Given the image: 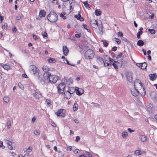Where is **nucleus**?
I'll use <instances>...</instances> for the list:
<instances>
[{"mask_svg":"<svg viewBox=\"0 0 157 157\" xmlns=\"http://www.w3.org/2000/svg\"><path fill=\"white\" fill-rule=\"evenodd\" d=\"M134 86L142 96H144L146 94L145 89L143 86L141 81L139 79H136L134 82Z\"/></svg>","mask_w":157,"mask_h":157,"instance_id":"obj_1","label":"nucleus"},{"mask_svg":"<svg viewBox=\"0 0 157 157\" xmlns=\"http://www.w3.org/2000/svg\"><path fill=\"white\" fill-rule=\"evenodd\" d=\"M42 69L44 71V77L46 81L49 82L50 81V76L51 75V73L48 72L49 68L47 66H44L42 67Z\"/></svg>","mask_w":157,"mask_h":157,"instance_id":"obj_2","label":"nucleus"},{"mask_svg":"<svg viewBox=\"0 0 157 157\" xmlns=\"http://www.w3.org/2000/svg\"><path fill=\"white\" fill-rule=\"evenodd\" d=\"M47 18L48 20L51 22H54L58 19V16L54 11H51L48 15Z\"/></svg>","mask_w":157,"mask_h":157,"instance_id":"obj_3","label":"nucleus"},{"mask_svg":"<svg viewBox=\"0 0 157 157\" xmlns=\"http://www.w3.org/2000/svg\"><path fill=\"white\" fill-rule=\"evenodd\" d=\"M94 53L92 49H88L86 52L84 56L87 59H92L94 56Z\"/></svg>","mask_w":157,"mask_h":157,"instance_id":"obj_4","label":"nucleus"},{"mask_svg":"<svg viewBox=\"0 0 157 157\" xmlns=\"http://www.w3.org/2000/svg\"><path fill=\"white\" fill-rule=\"evenodd\" d=\"M58 90L59 94H62L63 92L66 90L65 85L64 83L63 82L58 85L57 87Z\"/></svg>","mask_w":157,"mask_h":157,"instance_id":"obj_5","label":"nucleus"},{"mask_svg":"<svg viewBox=\"0 0 157 157\" xmlns=\"http://www.w3.org/2000/svg\"><path fill=\"white\" fill-rule=\"evenodd\" d=\"M29 70L30 72L33 75H36L39 73V71L36 67L34 65H31L29 67Z\"/></svg>","mask_w":157,"mask_h":157,"instance_id":"obj_6","label":"nucleus"},{"mask_svg":"<svg viewBox=\"0 0 157 157\" xmlns=\"http://www.w3.org/2000/svg\"><path fill=\"white\" fill-rule=\"evenodd\" d=\"M55 114L57 116L63 117L65 115V110L62 109H59L55 113Z\"/></svg>","mask_w":157,"mask_h":157,"instance_id":"obj_7","label":"nucleus"},{"mask_svg":"<svg viewBox=\"0 0 157 157\" xmlns=\"http://www.w3.org/2000/svg\"><path fill=\"white\" fill-rule=\"evenodd\" d=\"M51 76L50 81L49 82H52L55 83L58 80H59V76L56 75H52Z\"/></svg>","mask_w":157,"mask_h":157,"instance_id":"obj_8","label":"nucleus"},{"mask_svg":"<svg viewBox=\"0 0 157 157\" xmlns=\"http://www.w3.org/2000/svg\"><path fill=\"white\" fill-rule=\"evenodd\" d=\"M90 24L92 27L96 29L98 26L97 21L95 20H90Z\"/></svg>","mask_w":157,"mask_h":157,"instance_id":"obj_9","label":"nucleus"},{"mask_svg":"<svg viewBox=\"0 0 157 157\" xmlns=\"http://www.w3.org/2000/svg\"><path fill=\"white\" fill-rule=\"evenodd\" d=\"M5 143L6 144L8 148L10 150H12L13 148V143L7 140H5Z\"/></svg>","mask_w":157,"mask_h":157,"instance_id":"obj_10","label":"nucleus"},{"mask_svg":"<svg viewBox=\"0 0 157 157\" xmlns=\"http://www.w3.org/2000/svg\"><path fill=\"white\" fill-rule=\"evenodd\" d=\"M75 90L77 94L79 95H82L84 93V90L82 88H79L78 87L75 88Z\"/></svg>","mask_w":157,"mask_h":157,"instance_id":"obj_11","label":"nucleus"},{"mask_svg":"<svg viewBox=\"0 0 157 157\" xmlns=\"http://www.w3.org/2000/svg\"><path fill=\"white\" fill-rule=\"evenodd\" d=\"M1 66L3 67V68L7 70H8L11 69L12 68V66L9 64V63H7L5 64H1Z\"/></svg>","mask_w":157,"mask_h":157,"instance_id":"obj_12","label":"nucleus"},{"mask_svg":"<svg viewBox=\"0 0 157 157\" xmlns=\"http://www.w3.org/2000/svg\"><path fill=\"white\" fill-rule=\"evenodd\" d=\"M130 91L131 94L134 96H137L139 94V92L135 88H131Z\"/></svg>","mask_w":157,"mask_h":157,"instance_id":"obj_13","label":"nucleus"},{"mask_svg":"<svg viewBox=\"0 0 157 157\" xmlns=\"http://www.w3.org/2000/svg\"><path fill=\"white\" fill-rule=\"evenodd\" d=\"M64 94V97L65 98L69 99L70 98L71 96V95L70 94V92L69 93L67 90H65L63 92Z\"/></svg>","mask_w":157,"mask_h":157,"instance_id":"obj_14","label":"nucleus"},{"mask_svg":"<svg viewBox=\"0 0 157 157\" xmlns=\"http://www.w3.org/2000/svg\"><path fill=\"white\" fill-rule=\"evenodd\" d=\"M41 94L39 92L38 90H36L34 93H33V95L36 99H39L40 98V96Z\"/></svg>","mask_w":157,"mask_h":157,"instance_id":"obj_15","label":"nucleus"},{"mask_svg":"<svg viewBox=\"0 0 157 157\" xmlns=\"http://www.w3.org/2000/svg\"><path fill=\"white\" fill-rule=\"evenodd\" d=\"M132 74L131 72H128L126 74V78L129 82H131L132 79Z\"/></svg>","mask_w":157,"mask_h":157,"instance_id":"obj_16","label":"nucleus"},{"mask_svg":"<svg viewBox=\"0 0 157 157\" xmlns=\"http://www.w3.org/2000/svg\"><path fill=\"white\" fill-rule=\"evenodd\" d=\"M136 65L137 66L139 67L142 69H145L147 66V63L145 62L141 63H137Z\"/></svg>","mask_w":157,"mask_h":157,"instance_id":"obj_17","label":"nucleus"},{"mask_svg":"<svg viewBox=\"0 0 157 157\" xmlns=\"http://www.w3.org/2000/svg\"><path fill=\"white\" fill-rule=\"evenodd\" d=\"M96 61L98 64L99 65H102L104 63V61L103 58L99 56L97 57Z\"/></svg>","mask_w":157,"mask_h":157,"instance_id":"obj_18","label":"nucleus"},{"mask_svg":"<svg viewBox=\"0 0 157 157\" xmlns=\"http://www.w3.org/2000/svg\"><path fill=\"white\" fill-rule=\"evenodd\" d=\"M149 77L150 79L152 81L155 80L157 77L156 74V73L153 74H150L149 75Z\"/></svg>","mask_w":157,"mask_h":157,"instance_id":"obj_19","label":"nucleus"},{"mask_svg":"<svg viewBox=\"0 0 157 157\" xmlns=\"http://www.w3.org/2000/svg\"><path fill=\"white\" fill-rule=\"evenodd\" d=\"M63 54L65 56H67L69 52V50L67 47L66 46H64L63 47Z\"/></svg>","mask_w":157,"mask_h":157,"instance_id":"obj_20","label":"nucleus"},{"mask_svg":"<svg viewBox=\"0 0 157 157\" xmlns=\"http://www.w3.org/2000/svg\"><path fill=\"white\" fill-rule=\"evenodd\" d=\"M140 140L141 141L145 142L147 140V137L144 135H141L140 137Z\"/></svg>","mask_w":157,"mask_h":157,"instance_id":"obj_21","label":"nucleus"},{"mask_svg":"<svg viewBox=\"0 0 157 157\" xmlns=\"http://www.w3.org/2000/svg\"><path fill=\"white\" fill-rule=\"evenodd\" d=\"M112 64L113 67L116 69H117V67H121L122 65V63H121V64H117L115 63L114 62V63H113Z\"/></svg>","mask_w":157,"mask_h":157,"instance_id":"obj_22","label":"nucleus"},{"mask_svg":"<svg viewBox=\"0 0 157 157\" xmlns=\"http://www.w3.org/2000/svg\"><path fill=\"white\" fill-rule=\"evenodd\" d=\"M150 95L152 98L155 99L156 98V93L154 91L151 92L150 93Z\"/></svg>","mask_w":157,"mask_h":157,"instance_id":"obj_23","label":"nucleus"},{"mask_svg":"<svg viewBox=\"0 0 157 157\" xmlns=\"http://www.w3.org/2000/svg\"><path fill=\"white\" fill-rule=\"evenodd\" d=\"M46 14V12L44 10H41L39 13V16L41 17H44Z\"/></svg>","mask_w":157,"mask_h":157,"instance_id":"obj_24","label":"nucleus"},{"mask_svg":"<svg viewBox=\"0 0 157 157\" xmlns=\"http://www.w3.org/2000/svg\"><path fill=\"white\" fill-rule=\"evenodd\" d=\"M69 93L70 92V94L71 95V94H72L75 92V90L73 87H70L68 88L67 90Z\"/></svg>","mask_w":157,"mask_h":157,"instance_id":"obj_25","label":"nucleus"},{"mask_svg":"<svg viewBox=\"0 0 157 157\" xmlns=\"http://www.w3.org/2000/svg\"><path fill=\"white\" fill-rule=\"evenodd\" d=\"M141 151L139 150H136L134 154V156H137L141 154Z\"/></svg>","mask_w":157,"mask_h":157,"instance_id":"obj_26","label":"nucleus"},{"mask_svg":"<svg viewBox=\"0 0 157 157\" xmlns=\"http://www.w3.org/2000/svg\"><path fill=\"white\" fill-rule=\"evenodd\" d=\"M144 44V42L141 40H139L137 43V45L140 46H142Z\"/></svg>","mask_w":157,"mask_h":157,"instance_id":"obj_27","label":"nucleus"},{"mask_svg":"<svg viewBox=\"0 0 157 157\" xmlns=\"http://www.w3.org/2000/svg\"><path fill=\"white\" fill-rule=\"evenodd\" d=\"M101 11L99 10H96L95 11V14L96 16H99L101 14Z\"/></svg>","mask_w":157,"mask_h":157,"instance_id":"obj_28","label":"nucleus"},{"mask_svg":"<svg viewBox=\"0 0 157 157\" xmlns=\"http://www.w3.org/2000/svg\"><path fill=\"white\" fill-rule=\"evenodd\" d=\"M127 136L128 133L127 132H123L122 133V136L124 138H126Z\"/></svg>","mask_w":157,"mask_h":157,"instance_id":"obj_29","label":"nucleus"},{"mask_svg":"<svg viewBox=\"0 0 157 157\" xmlns=\"http://www.w3.org/2000/svg\"><path fill=\"white\" fill-rule=\"evenodd\" d=\"M78 107V104L77 103L73 105V110L75 111L77 110Z\"/></svg>","mask_w":157,"mask_h":157,"instance_id":"obj_30","label":"nucleus"},{"mask_svg":"<svg viewBox=\"0 0 157 157\" xmlns=\"http://www.w3.org/2000/svg\"><path fill=\"white\" fill-rule=\"evenodd\" d=\"M3 100L5 102L8 103L10 101V98L8 97H4L3 98Z\"/></svg>","mask_w":157,"mask_h":157,"instance_id":"obj_31","label":"nucleus"},{"mask_svg":"<svg viewBox=\"0 0 157 157\" xmlns=\"http://www.w3.org/2000/svg\"><path fill=\"white\" fill-rule=\"evenodd\" d=\"M11 125V121L10 120H8L7 124L6 125L8 129H9L10 128V126Z\"/></svg>","mask_w":157,"mask_h":157,"instance_id":"obj_32","label":"nucleus"},{"mask_svg":"<svg viewBox=\"0 0 157 157\" xmlns=\"http://www.w3.org/2000/svg\"><path fill=\"white\" fill-rule=\"evenodd\" d=\"M103 63L104 66L105 67H108V69H109L111 66V65L108 63H105L104 62Z\"/></svg>","mask_w":157,"mask_h":157,"instance_id":"obj_33","label":"nucleus"},{"mask_svg":"<svg viewBox=\"0 0 157 157\" xmlns=\"http://www.w3.org/2000/svg\"><path fill=\"white\" fill-rule=\"evenodd\" d=\"M48 61L50 63H54L56 62V60L54 58H50L48 60Z\"/></svg>","mask_w":157,"mask_h":157,"instance_id":"obj_34","label":"nucleus"},{"mask_svg":"<svg viewBox=\"0 0 157 157\" xmlns=\"http://www.w3.org/2000/svg\"><path fill=\"white\" fill-rule=\"evenodd\" d=\"M42 35L44 38L47 39L48 38L47 34L46 32H44L42 33Z\"/></svg>","mask_w":157,"mask_h":157,"instance_id":"obj_35","label":"nucleus"},{"mask_svg":"<svg viewBox=\"0 0 157 157\" xmlns=\"http://www.w3.org/2000/svg\"><path fill=\"white\" fill-rule=\"evenodd\" d=\"M83 3L84 4V5L85 7L86 8L88 9L89 8V5L88 4V3L87 2V1H86V2H83Z\"/></svg>","mask_w":157,"mask_h":157,"instance_id":"obj_36","label":"nucleus"},{"mask_svg":"<svg viewBox=\"0 0 157 157\" xmlns=\"http://www.w3.org/2000/svg\"><path fill=\"white\" fill-rule=\"evenodd\" d=\"M148 31L151 34H154L155 33V30L153 29H148Z\"/></svg>","mask_w":157,"mask_h":157,"instance_id":"obj_37","label":"nucleus"},{"mask_svg":"<svg viewBox=\"0 0 157 157\" xmlns=\"http://www.w3.org/2000/svg\"><path fill=\"white\" fill-rule=\"evenodd\" d=\"M51 101L50 100H49L47 99L46 100V103L47 104V105H48V106H49L51 105Z\"/></svg>","mask_w":157,"mask_h":157,"instance_id":"obj_38","label":"nucleus"},{"mask_svg":"<svg viewBox=\"0 0 157 157\" xmlns=\"http://www.w3.org/2000/svg\"><path fill=\"white\" fill-rule=\"evenodd\" d=\"M2 27L3 29H6L7 27V25L6 24L4 23V24H2Z\"/></svg>","mask_w":157,"mask_h":157,"instance_id":"obj_39","label":"nucleus"},{"mask_svg":"<svg viewBox=\"0 0 157 157\" xmlns=\"http://www.w3.org/2000/svg\"><path fill=\"white\" fill-rule=\"evenodd\" d=\"M102 41L105 47H107L108 46V44L106 40H104Z\"/></svg>","mask_w":157,"mask_h":157,"instance_id":"obj_40","label":"nucleus"},{"mask_svg":"<svg viewBox=\"0 0 157 157\" xmlns=\"http://www.w3.org/2000/svg\"><path fill=\"white\" fill-rule=\"evenodd\" d=\"M143 33H142V32H138V33L137 34V38L138 39H139L140 37V35H141Z\"/></svg>","mask_w":157,"mask_h":157,"instance_id":"obj_41","label":"nucleus"},{"mask_svg":"<svg viewBox=\"0 0 157 157\" xmlns=\"http://www.w3.org/2000/svg\"><path fill=\"white\" fill-rule=\"evenodd\" d=\"M9 153L10 156H15L16 155V154L13 152H9Z\"/></svg>","mask_w":157,"mask_h":157,"instance_id":"obj_42","label":"nucleus"},{"mask_svg":"<svg viewBox=\"0 0 157 157\" xmlns=\"http://www.w3.org/2000/svg\"><path fill=\"white\" fill-rule=\"evenodd\" d=\"M34 133L36 135H38L40 134V132L38 130H35L34 131Z\"/></svg>","mask_w":157,"mask_h":157,"instance_id":"obj_43","label":"nucleus"},{"mask_svg":"<svg viewBox=\"0 0 157 157\" xmlns=\"http://www.w3.org/2000/svg\"><path fill=\"white\" fill-rule=\"evenodd\" d=\"M18 85L19 86V87L22 90H23L24 87L23 85L21 84L20 82H19L18 83Z\"/></svg>","mask_w":157,"mask_h":157,"instance_id":"obj_44","label":"nucleus"},{"mask_svg":"<svg viewBox=\"0 0 157 157\" xmlns=\"http://www.w3.org/2000/svg\"><path fill=\"white\" fill-rule=\"evenodd\" d=\"M117 35L118 36L120 37H122L123 36V33L121 32H118L117 33Z\"/></svg>","mask_w":157,"mask_h":157,"instance_id":"obj_45","label":"nucleus"},{"mask_svg":"<svg viewBox=\"0 0 157 157\" xmlns=\"http://www.w3.org/2000/svg\"><path fill=\"white\" fill-rule=\"evenodd\" d=\"M114 39L116 40V41L118 44H119L121 43V40H120L116 38H115Z\"/></svg>","mask_w":157,"mask_h":157,"instance_id":"obj_46","label":"nucleus"},{"mask_svg":"<svg viewBox=\"0 0 157 157\" xmlns=\"http://www.w3.org/2000/svg\"><path fill=\"white\" fill-rule=\"evenodd\" d=\"M75 17L78 20L80 18V17H81V16L80 14H79L78 15H75Z\"/></svg>","mask_w":157,"mask_h":157,"instance_id":"obj_47","label":"nucleus"},{"mask_svg":"<svg viewBox=\"0 0 157 157\" xmlns=\"http://www.w3.org/2000/svg\"><path fill=\"white\" fill-rule=\"evenodd\" d=\"M60 16L64 19H65L66 18V17L64 16V15L63 13L60 14Z\"/></svg>","mask_w":157,"mask_h":157,"instance_id":"obj_48","label":"nucleus"},{"mask_svg":"<svg viewBox=\"0 0 157 157\" xmlns=\"http://www.w3.org/2000/svg\"><path fill=\"white\" fill-rule=\"evenodd\" d=\"M128 131L130 132V133H132V132H134V130H132L130 128H128L127 129Z\"/></svg>","mask_w":157,"mask_h":157,"instance_id":"obj_49","label":"nucleus"},{"mask_svg":"<svg viewBox=\"0 0 157 157\" xmlns=\"http://www.w3.org/2000/svg\"><path fill=\"white\" fill-rule=\"evenodd\" d=\"M63 61L65 63H67V64L68 65L70 63H69V62L66 59H64Z\"/></svg>","mask_w":157,"mask_h":157,"instance_id":"obj_50","label":"nucleus"},{"mask_svg":"<svg viewBox=\"0 0 157 157\" xmlns=\"http://www.w3.org/2000/svg\"><path fill=\"white\" fill-rule=\"evenodd\" d=\"M72 149V147L71 146H68L67 147V150L68 151H71Z\"/></svg>","mask_w":157,"mask_h":157,"instance_id":"obj_51","label":"nucleus"},{"mask_svg":"<svg viewBox=\"0 0 157 157\" xmlns=\"http://www.w3.org/2000/svg\"><path fill=\"white\" fill-rule=\"evenodd\" d=\"M3 143L2 141L0 142V147L2 146V148L4 149L5 148V147L4 146H3Z\"/></svg>","mask_w":157,"mask_h":157,"instance_id":"obj_52","label":"nucleus"},{"mask_svg":"<svg viewBox=\"0 0 157 157\" xmlns=\"http://www.w3.org/2000/svg\"><path fill=\"white\" fill-rule=\"evenodd\" d=\"M80 137L78 136H77L76 137V139H75V141L76 142H78V140H80Z\"/></svg>","mask_w":157,"mask_h":157,"instance_id":"obj_53","label":"nucleus"},{"mask_svg":"<svg viewBox=\"0 0 157 157\" xmlns=\"http://www.w3.org/2000/svg\"><path fill=\"white\" fill-rule=\"evenodd\" d=\"M122 54L121 53H120L119 54L117 55V58H120L121 57Z\"/></svg>","mask_w":157,"mask_h":157,"instance_id":"obj_54","label":"nucleus"},{"mask_svg":"<svg viewBox=\"0 0 157 157\" xmlns=\"http://www.w3.org/2000/svg\"><path fill=\"white\" fill-rule=\"evenodd\" d=\"M86 154L88 157H92V156L91 155V154L89 153V152H87L86 153Z\"/></svg>","mask_w":157,"mask_h":157,"instance_id":"obj_55","label":"nucleus"},{"mask_svg":"<svg viewBox=\"0 0 157 157\" xmlns=\"http://www.w3.org/2000/svg\"><path fill=\"white\" fill-rule=\"evenodd\" d=\"M117 49V47H113L112 48V50L113 51H115Z\"/></svg>","mask_w":157,"mask_h":157,"instance_id":"obj_56","label":"nucleus"},{"mask_svg":"<svg viewBox=\"0 0 157 157\" xmlns=\"http://www.w3.org/2000/svg\"><path fill=\"white\" fill-rule=\"evenodd\" d=\"M36 120V118L35 117H34L32 119V122L34 123Z\"/></svg>","mask_w":157,"mask_h":157,"instance_id":"obj_57","label":"nucleus"},{"mask_svg":"<svg viewBox=\"0 0 157 157\" xmlns=\"http://www.w3.org/2000/svg\"><path fill=\"white\" fill-rule=\"evenodd\" d=\"M31 150L32 149H30V147H29L27 150V151L28 152H30L31 151Z\"/></svg>","mask_w":157,"mask_h":157,"instance_id":"obj_58","label":"nucleus"},{"mask_svg":"<svg viewBox=\"0 0 157 157\" xmlns=\"http://www.w3.org/2000/svg\"><path fill=\"white\" fill-rule=\"evenodd\" d=\"M75 36L76 38H79L81 36V34H76L75 35Z\"/></svg>","mask_w":157,"mask_h":157,"instance_id":"obj_59","label":"nucleus"},{"mask_svg":"<svg viewBox=\"0 0 157 157\" xmlns=\"http://www.w3.org/2000/svg\"><path fill=\"white\" fill-rule=\"evenodd\" d=\"M109 60L110 61V63H113V60L111 59L109 57Z\"/></svg>","mask_w":157,"mask_h":157,"instance_id":"obj_60","label":"nucleus"},{"mask_svg":"<svg viewBox=\"0 0 157 157\" xmlns=\"http://www.w3.org/2000/svg\"><path fill=\"white\" fill-rule=\"evenodd\" d=\"M3 18V17L2 16L1 14H0V21H1V22H2Z\"/></svg>","mask_w":157,"mask_h":157,"instance_id":"obj_61","label":"nucleus"},{"mask_svg":"<svg viewBox=\"0 0 157 157\" xmlns=\"http://www.w3.org/2000/svg\"><path fill=\"white\" fill-rule=\"evenodd\" d=\"M98 29L100 31H102V27L101 25H98Z\"/></svg>","mask_w":157,"mask_h":157,"instance_id":"obj_62","label":"nucleus"},{"mask_svg":"<svg viewBox=\"0 0 157 157\" xmlns=\"http://www.w3.org/2000/svg\"><path fill=\"white\" fill-rule=\"evenodd\" d=\"M22 76L23 77L25 78H27V76L26 74H22Z\"/></svg>","mask_w":157,"mask_h":157,"instance_id":"obj_63","label":"nucleus"},{"mask_svg":"<svg viewBox=\"0 0 157 157\" xmlns=\"http://www.w3.org/2000/svg\"><path fill=\"white\" fill-rule=\"evenodd\" d=\"M51 125L52 126L55 127L56 126V124L54 122H52V123H51Z\"/></svg>","mask_w":157,"mask_h":157,"instance_id":"obj_64","label":"nucleus"}]
</instances>
